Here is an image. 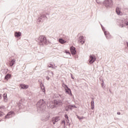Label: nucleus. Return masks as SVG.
Wrapping results in <instances>:
<instances>
[{
	"instance_id": "39448f33",
	"label": "nucleus",
	"mask_w": 128,
	"mask_h": 128,
	"mask_svg": "<svg viewBox=\"0 0 128 128\" xmlns=\"http://www.w3.org/2000/svg\"><path fill=\"white\" fill-rule=\"evenodd\" d=\"M47 106L48 108H58V106L54 104V101H50L48 102H47Z\"/></svg>"
},
{
	"instance_id": "ea45409f",
	"label": "nucleus",
	"mask_w": 128,
	"mask_h": 128,
	"mask_svg": "<svg viewBox=\"0 0 128 128\" xmlns=\"http://www.w3.org/2000/svg\"><path fill=\"white\" fill-rule=\"evenodd\" d=\"M61 96V95H60V94H57L56 95V98H58V96Z\"/></svg>"
},
{
	"instance_id": "f257e3e1",
	"label": "nucleus",
	"mask_w": 128,
	"mask_h": 128,
	"mask_svg": "<svg viewBox=\"0 0 128 128\" xmlns=\"http://www.w3.org/2000/svg\"><path fill=\"white\" fill-rule=\"evenodd\" d=\"M46 101H44V99L40 100L37 102L38 110H41L42 112H44V109L46 108Z\"/></svg>"
},
{
	"instance_id": "5701e85b",
	"label": "nucleus",
	"mask_w": 128,
	"mask_h": 128,
	"mask_svg": "<svg viewBox=\"0 0 128 128\" xmlns=\"http://www.w3.org/2000/svg\"><path fill=\"white\" fill-rule=\"evenodd\" d=\"M122 20L124 22V24H126V26H128V18L123 19Z\"/></svg>"
},
{
	"instance_id": "a878e982",
	"label": "nucleus",
	"mask_w": 128,
	"mask_h": 128,
	"mask_svg": "<svg viewBox=\"0 0 128 128\" xmlns=\"http://www.w3.org/2000/svg\"><path fill=\"white\" fill-rule=\"evenodd\" d=\"M4 113L2 111L0 110V117L2 118V116H4Z\"/></svg>"
},
{
	"instance_id": "7ed1b4c3",
	"label": "nucleus",
	"mask_w": 128,
	"mask_h": 128,
	"mask_svg": "<svg viewBox=\"0 0 128 128\" xmlns=\"http://www.w3.org/2000/svg\"><path fill=\"white\" fill-rule=\"evenodd\" d=\"M103 4L106 8H112V6H114V2L112 0H105Z\"/></svg>"
},
{
	"instance_id": "5fc2aeb1",
	"label": "nucleus",
	"mask_w": 128,
	"mask_h": 128,
	"mask_svg": "<svg viewBox=\"0 0 128 128\" xmlns=\"http://www.w3.org/2000/svg\"><path fill=\"white\" fill-rule=\"evenodd\" d=\"M6 72H8V71H6Z\"/></svg>"
},
{
	"instance_id": "412c9836",
	"label": "nucleus",
	"mask_w": 128,
	"mask_h": 128,
	"mask_svg": "<svg viewBox=\"0 0 128 128\" xmlns=\"http://www.w3.org/2000/svg\"><path fill=\"white\" fill-rule=\"evenodd\" d=\"M65 91H66V92L68 94H69L70 96H72V90L70 89V90H68V89H67L65 90Z\"/></svg>"
},
{
	"instance_id": "a19ab883",
	"label": "nucleus",
	"mask_w": 128,
	"mask_h": 128,
	"mask_svg": "<svg viewBox=\"0 0 128 128\" xmlns=\"http://www.w3.org/2000/svg\"><path fill=\"white\" fill-rule=\"evenodd\" d=\"M0 108H4V106H0Z\"/></svg>"
},
{
	"instance_id": "0eeeda50",
	"label": "nucleus",
	"mask_w": 128,
	"mask_h": 128,
	"mask_svg": "<svg viewBox=\"0 0 128 128\" xmlns=\"http://www.w3.org/2000/svg\"><path fill=\"white\" fill-rule=\"evenodd\" d=\"M50 115L48 114L47 115L42 116L41 120H42V122H48V120H50Z\"/></svg>"
},
{
	"instance_id": "6ab92c4d",
	"label": "nucleus",
	"mask_w": 128,
	"mask_h": 128,
	"mask_svg": "<svg viewBox=\"0 0 128 128\" xmlns=\"http://www.w3.org/2000/svg\"><path fill=\"white\" fill-rule=\"evenodd\" d=\"M40 86H41L42 90V92H44V94H45L46 93V87H44V85L42 83H41Z\"/></svg>"
},
{
	"instance_id": "7c9ffc66",
	"label": "nucleus",
	"mask_w": 128,
	"mask_h": 128,
	"mask_svg": "<svg viewBox=\"0 0 128 128\" xmlns=\"http://www.w3.org/2000/svg\"><path fill=\"white\" fill-rule=\"evenodd\" d=\"M84 36H80V40H84Z\"/></svg>"
},
{
	"instance_id": "37998d69",
	"label": "nucleus",
	"mask_w": 128,
	"mask_h": 128,
	"mask_svg": "<svg viewBox=\"0 0 128 128\" xmlns=\"http://www.w3.org/2000/svg\"><path fill=\"white\" fill-rule=\"evenodd\" d=\"M46 80H50V77L48 76H46Z\"/></svg>"
},
{
	"instance_id": "f3484780",
	"label": "nucleus",
	"mask_w": 128,
	"mask_h": 128,
	"mask_svg": "<svg viewBox=\"0 0 128 128\" xmlns=\"http://www.w3.org/2000/svg\"><path fill=\"white\" fill-rule=\"evenodd\" d=\"M3 98L4 100V102H8V94L4 93L3 94Z\"/></svg>"
},
{
	"instance_id": "cd10ccee",
	"label": "nucleus",
	"mask_w": 128,
	"mask_h": 128,
	"mask_svg": "<svg viewBox=\"0 0 128 128\" xmlns=\"http://www.w3.org/2000/svg\"><path fill=\"white\" fill-rule=\"evenodd\" d=\"M79 42H80L82 43V44H84V43L86 42V40H79Z\"/></svg>"
},
{
	"instance_id": "3c124183",
	"label": "nucleus",
	"mask_w": 128,
	"mask_h": 128,
	"mask_svg": "<svg viewBox=\"0 0 128 128\" xmlns=\"http://www.w3.org/2000/svg\"><path fill=\"white\" fill-rule=\"evenodd\" d=\"M4 70H8V69Z\"/></svg>"
},
{
	"instance_id": "f704fd0d",
	"label": "nucleus",
	"mask_w": 128,
	"mask_h": 128,
	"mask_svg": "<svg viewBox=\"0 0 128 128\" xmlns=\"http://www.w3.org/2000/svg\"><path fill=\"white\" fill-rule=\"evenodd\" d=\"M62 124H63L64 125H66V120H62Z\"/></svg>"
},
{
	"instance_id": "6e6552de",
	"label": "nucleus",
	"mask_w": 128,
	"mask_h": 128,
	"mask_svg": "<svg viewBox=\"0 0 128 128\" xmlns=\"http://www.w3.org/2000/svg\"><path fill=\"white\" fill-rule=\"evenodd\" d=\"M53 102L55 106H62V101L60 100H54Z\"/></svg>"
},
{
	"instance_id": "aec40b11",
	"label": "nucleus",
	"mask_w": 128,
	"mask_h": 128,
	"mask_svg": "<svg viewBox=\"0 0 128 128\" xmlns=\"http://www.w3.org/2000/svg\"><path fill=\"white\" fill-rule=\"evenodd\" d=\"M20 86L21 88H22V90H26V88H28V86L24 84H22L20 85Z\"/></svg>"
},
{
	"instance_id": "2f4dec72",
	"label": "nucleus",
	"mask_w": 128,
	"mask_h": 128,
	"mask_svg": "<svg viewBox=\"0 0 128 128\" xmlns=\"http://www.w3.org/2000/svg\"><path fill=\"white\" fill-rule=\"evenodd\" d=\"M68 107L69 110H72V105H68Z\"/></svg>"
},
{
	"instance_id": "e433bc0d",
	"label": "nucleus",
	"mask_w": 128,
	"mask_h": 128,
	"mask_svg": "<svg viewBox=\"0 0 128 128\" xmlns=\"http://www.w3.org/2000/svg\"><path fill=\"white\" fill-rule=\"evenodd\" d=\"M102 30H103V32H106V29L104 28V27L102 26Z\"/></svg>"
},
{
	"instance_id": "de8ad7c7",
	"label": "nucleus",
	"mask_w": 128,
	"mask_h": 128,
	"mask_svg": "<svg viewBox=\"0 0 128 128\" xmlns=\"http://www.w3.org/2000/svg\"><path fill=\"white\" fill-rule=\"evenodd\" d=\"M80 118H81V120H84V118H85V117L82 116Z\"/></svg>"
},
{
	"instance_id": "72a5a7b5",
	"label": "nucleus",
	"mask_w": 128,
	"mask_h": 128,
	"mask_svg": "<svg viewBox=\"0 0 128 128\" xmlns=\"http://www.w3.org/2000/svg\"><path fill=\"white\" fill-rule=\"evenodd\" d=\"M64 118H66V120H68V116L66 114H65Z\"/></svg>"
},
{
	"instance_id": "ddd939ff",
	"label": "nucleus",
	"mask_w": 128,
	"mask_h": 128,
	"mask_svg": "<svg viewBox=\"0 0 128 128\" xmlns=\"http://www.w3.org/2000/svg\"><path fill=\"white\" fill-rule=\"evenodd\" d=\"M94 98H92L91 100V110H94Z\"/></svg>"
},
{
	"instance_id": "9b49d317",
	"label": "nucleus",
	"mask_w": 128,
	"mask_h": 128,
	"mask_svg": "<svg viewBox=\"0 0 128 128\" xmlns=\"http://www.w3.org/2000/svg\"><path fill=\"white\" fill-rule=\"evenodd\" d=\"M70 52H71L72 56H74L76 54V47L71 46L70 47Z\"/></svg>"
},
{
	"instance_id": "c03bdc74",
	"label": "nucleus",
	"mask_w": 128,
	"mask_h": 128,
	"mask_svg": "<svg viewBox=\"0 0 128 128\" xmlns=\"http://www.w3.org/2000/svg\"><path fill=\"white\" fill-rule=\"evenodd\" d=\"M2 94H0V100H2Z\"/></svg>"
},
{
	"instance_id": "09e8293b",
	"label": "nucleus",
	"mask_w": 128,
	"mask_h": 128,
	"mask_svg": "<svg viewBox=\"0 0 128 128\" xmlns=\"http://www.w3.org/2000/svg\"><path fill=\"white\" fill-rule=\"evenodd\" d=\"M117 114H118V115L120 114V112H117Z\"/></svg>"
},
{
	"instance_id": "dca6fc26",
	"label": "nucleus",
	"mask_w": 128,
	"mask_h": 128,
	"mask_svg": "<svg viewBox=\"0 0 128 128\" xmlns=\"http://www.w3.org/2000/svg\"><path fill=\"white\" fill-rule=\"evenodd\" d=\"M10 78H12V74H7L4 77V80H10Z\"/></svg>"
},
{
	"instance_id": "1a4fd4ad",
	"label": "nucleus",
	"mask_w": 128,
	"mask_h": 128,
	"mask_svg": "<svg viewBox=\"0 0 128 128\" xmlns=\"http://www.w3.org/2000/svg\"><path fill=\"white\" fill-rule=\"evenodd\" d=\"M58 120H60V116H58L53 117L52 120L53 124H56Z\"/></svg>"
},
{
	"instance_id": "58836bf2",
	"label": "nucleus",
	"mask_w": 128,
	"mask_h": 128,
	"mask_svg": "<svg viewBox=\"0 0 128 128\" xmlns=\"http://www.w3.org/2000/svg\"><path fill=\"white\" fill-rule=\"evenodd\" d=\"M72 108H76V106L75 105H72Z\"/></svg>"
},
{
	"instance_id": "c756f323",
	"label": "nucleus",
	"mask_w": 128,
	"mask_h": 128,
	"mask_svg": "<svg viewBox=\"0 0 128 128\" xmlns=\"http://www.w3.org/2000/svg\"><path fill=\"white\" fill-rule=\"evenodd\" d=\"M17 106H18V108H22V104H20V102L18 103V104H17Z\"/></svg>"
},
{
	"instance_id": "9d476101",
	"label": "nucleus",
	"mask_w": 128,
	"mask_h": 128,
	"mask_svg": "<svg viewBox=\"0 0 128 128\" xmlns=\"http://www.w3.org/2000/svg\"><path fill=\"white\" fill-rule=\"evenodd\" d=\"M12 114H15L14 112V111H10L9 112L6 116H4V118H10V116H12Z\"/></svg>"
},
{
	"instance_id": "8fccbe9b",
	"label": "nucleus",
	"mask_w": 128,
	"mask_h": 128,
	"mask_svg": "<svg viewBox=\"0 0 128 128\" xmlns=\"http://www.w3.org/2000/svg\"><path fill=\"white\" fill-rule=\"evenodd\" d=\"M100 26H101L102 28V26H102V24H100Z\"/></svg>"
},
{
	"instance_id": "20e7f679",
	"label": "nucleus",
	"mask_w": 128,
	"mask_h": 128,
	"mask_svg": "<svg viewBox=\"0 0 128 128\" xmlns=\"http://www.w3.org/2000/svg\"><path fill=\"white\" fill-rule=\"evenodd\" d=\"M44 14V12L42 13V14L37 19V22H42L44 20H48V17Z\"/></svg>"
},
{
	"instance_id": "423d86ee",
	"label": "nucleus",
	"mask_w": 128,
	"mask_h": 128,
	"mask_svg": "<svg viewBox=\"0 0 128 128\" xmlns=\"http://www.w3.org/2000/svg\"><path fill=\"white\" fill-rule=\"evenodd\" d=\"M96 56L94 55L90 56V58L88 60L90 64H94L96 62Z\"/></svg>"
},
{
	"instance_id": "f8f14e48",
	"label": "nucleus",
	"mask_w": 128,
	"mask_h": 128,
	"mask_svg": "<svg viewBox=\"0 0 128 128\" xmlns=\"http://www.w3.org/2000/svg\"><path fill=\"white\" fill-rule=\"evenodd\" d=\"M104 36L107 40H110L112 38V36L110 34V32L108 31H105L104 32Z\"/></svg>"
},
{
	"instance_id": "79ce46f5",
	"label": "nucleus",
	"mask_w": 128,
	"mask_h": 128,
	"mask_svg": "<svg viewBox=\"0 0 128 128\" xmlns=\"http://www.w3.org/2000/svg\"><path fill=\"white\" fill-rule=\"evenodd\" d=\"M102 86H104V80H102Z\"/></svg>"
},
{
	"instance_id": "f03ea898",
	"label": "nucleus",
	"mask_w": 128,
	"mask_h": 128,
	"mask_svg": "<svg viewBox=\"0 0 128 128\" xmlns=\"http://www.w3.org/2000/svg\"><path fill=\"white\" fill-rule=\"evenodd\" d=\"M38 42H39L40 46H44V44H48V40H46V38L44 36H40L38 40Z\"/></svg>"
},
{
	"instance_id": "603ef678",
	"label": "nucleus",
	"mask_w": 128,
	"mask_h": 128,
	"mask_svg": "<svg viewBox=\"0 0 128 128\" xmlns=\"http://www.w3.org/2000/svg\"><path fill=\"white\" fill-rule=\"evenodd\" d=\"M110 92H112L110 91Z\"/></svg>"
},
{
	"instance_id": "4c0bfd02",
	"label": "nucleus",
	"mask_w": 128,
	"mask_h": 128,
	"mask_svg": "<svg viewBox=\"0 0 128 128\" xmlns=\"http://www.w3.org/2000/svg\"><path fill=\"white\" fill-rule=\"evenodd\" d=\"M71 75V78H72V80H74V76H72V74H70Z\"/></svg>"
},
{
	"instance_id": "b1692460",
	"label": "nucleus",
	"mask_w": 128,
	"mask_h": 128,
	"mask_svg": "<svg viewBox=\"0 0 128 128\" xmlns=\"http://www.w3.org/2000/svg\"><path fill=\"white\" fill-rule=\"evenodd\" d=\"M64 52H66L68 56H70V52L68 50H65Z\"/></svg>"
},
{
	"instance_id": "a18cd8bd",
	"label": "nucleus",
	"mask_w": 128,
	"mask_h": 128,
	"mask_svg": "<svg viewBox=\"0 0 128 128\" xmlns=\"http://www.w3.org/2000/svg\"><path fill=\"white\" fill-rule=\"evenodd\" d=\"M120 26L121 28H124V24H120Z\"/></svg>"
},
{
	"instance_id": "c9c22d12",
	"label": "nucleus",
	"mask_w": 128,
	"mask_h": 128,
	"mask_svg": "<svg viewBox=\"0 0 128 128\" xmlns=\"http://www.w3.org/2000/svg\"><path fill=\"white\" fill-rule=\"evenodd\" d=\"M76 116L77 118H78V120H80L81 118L80 117V116H78V115H76Z\"/></svg>"
},
{
	"instance_id": "49530a36",
	"label": "nucleus",
	"mask_w": 128,
	"mask_h": 128,
	"mask_svg": "<svg viewBox=\"0 0 128 128\" xmlns=\"http://www.w3.org/2000/svg\"><path fill=\"white\" fill-rule=\"evenodd\" d=\"M64 84H64V83H63L62 84V86H63V88H64Z\"/></svg>"
},
{
	"instance_id": "bb28decb",
	"label": "nucleus",
	"mask_w": 128,
	"mask_h": 128,
	"mask_svg": "<svg viewBox=\"0 0 128 128\" xmlns=\"http://www.w3.org/2000/svg\"><path fill=\"white\" fill-rule=\"evenodd\" d=\"M65 110L66 112H68V110H70V108H68V105L65 107Z\"/></svg>"
},
{
	"instance_id": "c85d7f7f",
	"label": "nucleus",
	"mask_w": 128,
	"mask_h": 128,
	"mask_svg": "<svg viewBox=\"0 0 128 128\" xmlns=\"http://www.w3.org/2000/svg\"><path fill=\"white\" fill-rule=\"evenodd\" d=\"M48 66L49 68H54V64H50L49 65H48Z\"/></svg>"
},
{
	"instance_id": "4468645a",
	"label": "nucleus",
	"mask_w": 128,
	"mask_h": 128,
	"mask_svg": "<svg viewBox=\"0 0 128 128\" xmlns=\"http://www.w3.org/2000/svg\"><path fill=\"white\" fill-rule=\"evenodd\" d=\"M22 36V32H14V36L16 38H20Z\"/></svg>"
},
{
	"instance_id": "2eb2a0df",
	"label": "nucleus",
	"mask_w": 128,
	"mask_h": 128,
	"mask_svg": "<svg viewBox=\"0 0 128 128\" xmlns=\"http://www.w3.org/2000/svg\"><path fill=\"white\" fill-rule=\"evenodd\" d=\"M16 64V59L14 58L10 62L9 64L10 66H12Z\"/></svg>"
},
{
	"instance_id": "4be33fe9",
	"label": "nucleus",
	"mask_w": 128,
	"mask_h": 128,
	"mask_svg": "<svg viewBox=\"0 0 128 128\" xmlns=\"http://www.w3.org/2000/svg\"><path fill=\"white\" fill-rule=\"evenodd\" d=\"M120 8L119 7H117L116 8V13L117 14H118V16H120Z\"/></svg>"
},
{
	"instance_id": "a211bd4d",
	"label": "nucleus",
	"mask_w": 128,
	"mask_h": 128,
	"mask_svg": "<svg viewBox=\"0 0 128 128\" xmlns=\"http://www.w3.org/2000/svg\"><path fill=\"white\" fill-rule=\"evenodd\" d=\"M58 42H60V44H66V40L62 38H59Z\"/></svg>"
},
{
	"instance_id": "393cba45",
	"label": "nucleus",
	"mask_w": 128,
	"mask_h": 128,
	"mask_svg": "<svg viewBox=\"0 0 128 128\" xmlns=\"http://www.w3.org/2000/svg\"><path fill=\"white\" fill-rule=\"evenodd\" d=\"M64 88H65V90H70V88H68V85L66 84H64Z\"/></svg>"
},
{
	"instance_id": "473e14b6",
	"label": "nucleus",
	"mask_w": 128,
	"mask_h": 128,
	"mask_svg": "<svg viewBox=\"0 0 128 128\" xmlns=\"http://www.w3.org/2000/svg\"><path fill=\"white\" fill-rule=\"evenodd\" d=\"M66 120L67 124H68L69 126H70V120H68V119H66Z\"/></svg>"
},
{
	"instance_id": "864d4df0",
	"label": "nucleus",
	"mask_w": 128,
	"mask_h": 128,
	"mask_svg": "<svg viewBox=\"0 0 128 128\" xmlns=\"http://www.w3.org/2000/svg\"><path fill=\"white\" fill-rule=\"evenodd\" d=\"M2 120H0V122H2Z\"/></svg>"
}]
</instances>
